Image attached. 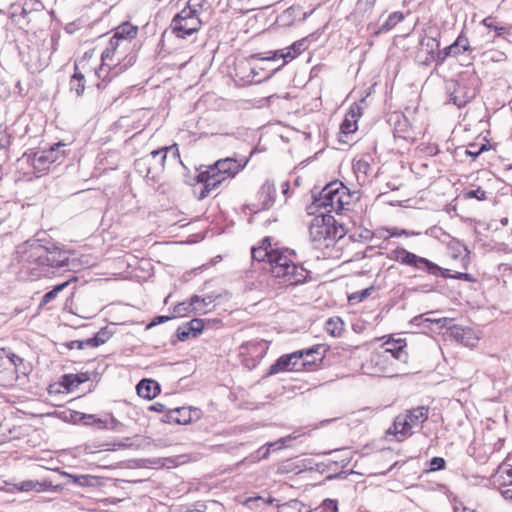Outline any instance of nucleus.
I'll use <instances>...</instances> for the list:
<instances>
[{"label": "nucleus", "mask_w": 512, "mask_h": 512, "mask_svg": "<svg viewBox=\"0 0 512 512\" xmlns=\"http://www.w3.org/2000/svg\"><path fill=\"white\" fill-rule=\"evenodd\" d=\"M466 198H476L478 200H485L486 199V192L482 190L480 187H478L475 190H470L465 194Z\"/></svg>", "instance_id": "50"}, {"label": "nucleus", "mask_w": 512, "mask_h": 512, "mask_svg": "<svg viewBox=\"0 0 512 512\" xmlns=\"http://www.w3.org/2000/svg\"><path fill=\"white\" fill-rule=\"evenodd\" d=\"M74 74L70 79V90L75 91L77 96H80L83 94L85 89V77L84 75L79 71L78 66L75 64L74 66Z\"/></svg>", "instance_id": "30"}, {"label": "nucleus", "mask_w": 512, "mask_h": 512, "mask_svg": "<svg viewBox=\"0 0 512 512\" xmlns=\"http://www.w3.org/2000/svg\"><path fill=\"white\" fill-rule=\"evenodd\" d=\"M149 410L162 413L165 410V405L161 403H155L149 407Z\"/></svg>", "instance_id": "58"}, {"label": "nucleus", "mask_w": 512, "mask_h": 512, "mask_svg": "<svg viewBox=\"0 0 512 512\" xmlns=\"http://www.w3.org/2000/svg\"><path fill=\"white\" fill-rule=\"evenodd\" d=\"M251 257L253 261H267L272 276L282 279L283 283L288 286L301 284L308 276V271L305 268L295 264L294 251L273 249L268 237L262 240L260 246L252 248Z\"/></svg>", "instance_id": "1"}, {"label": "nucleus", "mask_w": 512, "mask_h": 512, "mask_svg": "<svg viewBox=\"0 0 512 512\" xmlns=\"http://www.w3.org/2000/svg\"><path fill=\"white\" fill-rule=\"evenodd\" d=\"M345 233L344 227L341 224L337 225L330 214L322 213L315 216L309 226L310 239L318 249L333 246Z\"/></svg>", "instance_id": "3"}, {"label": "nucleus", "mask_w": 512, "mask_h": 512, "mask_svg": "<svg viewBox=\"0 0 512 512\" xmlns=\"http://www.w3.org/2000/svg\"><path fill=\"white\" fill-rule=\"evenodd\" d=\"M204 329V321L194 318L177 329V337L180 341L187 340L190 336H198Z\"/></svg>", "instance_id": "19"}, {"label": "nucleus", "mask_w": 512, "mask_h": 512, "mask_svg": "<svg viewBox=\"0 0 512 512\" xmlns=\"http://www.w3.org/2000/svg\"><path fill=\"white\" fill-rule=\"evenodd\" d=\"M293 463L287 461L285 463H282L279 468H278V473L280 474H285V473H289L291 471H293Z\"/></svg>", "instance_id": "53"}, {"label": "nucleus", "mask_w": 512, "mask_h": 512, "mask_svg": "<svg viewBox=\"0 0 512 512\" xmlns=\"http://www.w3.org/2000/svg\"><path fill=\"white\" fill-rule=\"evenodd\" d=\"M258 195L261 201L262 209L270 208L273 205L276 196V188L274 184L267 180L261 186Z\"/></svg>", "instance_id": "25"}, {"label": "nucleus", "mask_w": 512, "mask_h": 512, "mask_svg": "<svg viewBox=\"0 0 512 512\" xmlns=\"http://www.w3.org/2000/svg\"><path fill=\"white\" fill-rule=\"evenodd\" d=\"M137 394L145 399L151 400L160 392L159 384L151 379H142L136 386Z\"/></svg>", "instance_id": "23"}, {"label": "nucleus", "mask_w": 512, "mask_h": 512, "mask_svg": "<svg viewBox=\"0 0 512 512\" xmlns=\"http://www.w3.org/2000/svg\"><path fill=\"white\" fill-rule=\"evenodd\" d=\"M318 350V346H314L306 350H299L302 354L301 360H299V371L305 369L307 366L315 364L317 360L321 359Z\"/></svg>", "instance_id": "26"}, {"label": "nucleus", "mask_w": 512, "mask_h": 512, "mask_svg": "<svg viewBox=\"0 0 512 512\" xmlns=\"http://www.w3.org/2000/svg\"><path fill=\"white\" fill-rule=\"evenodd\" d=\"M170 319H171V317H169V316H158V317H156V318H155V320L151 323V325H155V324H157V323H164V322H166V321H168V320H170Z\"/></svg>", "instance_id": "61"}, {"label": "nucleus", "mask_w": 512, "mask_h": 512, "mask_svg": "<svg viewBox=\"0 0 512 512\" xmlns=\"http://www.w3.org/2000/svg\"><path fill=\"white\" fill-rule=\"evenodd\" d=\"M23 364V359L6 349H0V375L8 381L14 380L15 371L19 370V365Z\"/></svg>", "instance_id": "13"}, {"label": "nucleus", "mask_w": 512, "mask_h": 512, "mask_svg": "<svg viewBox=\"0 0 512 512\" xmlns=\"http://www.w3.org/2000/svg\"><path fill=\"white\" fill-rule=\"evenodd\" d=\"M66 145L62 142H58L51 146L49 149H44L37 152L25 153L27 162L33 167L34 172L37 176L45 173L51 164L58 161L61 156L64 155V151H60V148Z\"/></svg>", "instance_id": "8"}, {"label": "nucleus", "mask_w": 512, "mask_h": 512, "mask_svg": "<svg viewBox=\"0 0 512 512\" xmlns=\"http://www.w3.org/2000/svg\"><path fill=\"white\" fill-rule=\"evenodd\" d=\"M501 494L506 500L512 501V488H507V489L502 490Z\"/></svg>", "instance_id": "60"}, {"label": "nucleus", "mask_w": 512, "mask_h": 512, "mask_svg": "<svg viewBox=\"0 0 512 512\" xmlns=\"http://www.w3.org/2000/svg\"><path fill=\"white\" fill-rule=\"evenodd\" d=\"M392 258L402 265L410 266L416 270L423 271L429 275L439 277L442 267L404 248H397L392 252Z\"/></svg>", "instance_id": "7"}, {"label": "nucleus", "mask_w": 512, "mask_h": 512, "mask_svg": "<svg viewBox=\"0 0 512 512\" xmlns=\"http://www.w3.org/2000/svg\"><path fill=\"white\" fill-rule=\"evenodd\" d=\"M483 57L490 62H504L507 59L506 54L499 50H488L483 53Z\"/></svg>", "instance_id": "38"}, {"label": "nucleus", "mask_w": 512, "mask_h": 512, "mask_svg": "<svg viewBox=\"0 0 512 512\" xmlns=\"http://www.w3.org/2000/svg\"><path fill=\"white\" fill-rule=\"evenodd\" d=\"M445 460L442 457H433L430 460V470L431 471H438L445 468Z\"/></svg>", "instance_id": "49"}, {"label": "nucleus", "mask_w": 512, "mask_h": 512, "mask_svg": "<svg viewBox=\"0 0 512 512\" xmlns=\"http://www.w3.org/2000/svg\"><path fill=\"white\" fill-rule=\"evenodd\" d=\"M385 232H387V234H388L385 238L398 237V236H402V235H404L406 237L419 235L418 232L409 231L406 229H399L396 227L386 228Z\"/></svg>", "instance_id": "42"}, {"label": "nucleus", "mask_w": 512, "mask_h": 512, "mask_svg": "<svg viewBox=\"0 0 512 512\" xmlns=\"http://www.w3.org/2000/svg\"><path fill=\"white\" fill-rule=\"evenodd\" d=\"M361 114V107L358 104H353L341 123V132L346 135L354 133L357 130V121Z\"/></svg>", "instance_id": "20"}, {"label": "nucleus", "mask_w": 512, "mask_h": 512, "mask_svg": "<svg viewBox=\"0 0 512 512\" xmlns=\"http://www.w3.org/2000/svg\"><path fill=\"white\" fill-rule=\"evenodd\" d=\"M476 147V144H470L469 147L465 150V154L470 156L473 160L476 159L486 148L485 145H482L478 149H476Z\"/></svg>", "instance_id": "48"}, {"label": "nucleus", "mask_w": 512, "mask_h": 512, "mask_svg": "<svg viewBox=\"0 0 512 512\" xmlns=\"http://www.w3.org/2000/svg\"><path fill=\"white\" fill-rule=\"evenodd\" d=\"M71 481L82 487H96L100 484V478L92 475H68Z\"/></svg>", "instance_id": "32"}, {"label": "nucleus", "mask_w": 512, "mask_h": 512, "mask_svg": "<svg viewBox=\"0 0 512 512\" xmlns=\"http://www.w3.org/2000/svg\"><path fill=\"white\" fill-rule=\"evenodd\" d=\"M429 149H430L429 153H430L431 155H436V154H438V152H439V149H438V147H437V146H435V147H431V148H429Z\"/></svg>", "instance_id": "64"}, {"label": "nucleus", "mask_w": 512, "mask_h": 512, "mask_svg": "<svg viewBox=\"0 0 512 512\" xmlns=\"http://www.w3.org/2000/svg\"><path fill=\"white\" fill-rule=\"evenodd\" d=\"M344 330V322L340 317H331L325 323V331L333 337L341 336Z\"/></svg>", "instance_id": "31"}, {"label": "nucleus", "mask_w": 512, "mask_h": 512, "mask_svg": "<svg viewBox=\"0 0 512 512\" xmlns=\"http://www.w3.org/2000/svg\"><path fill=\"white\" fill-rule=\"evenodd\" d=\"M340 182H332L328 184L321 192L320 197L315 200L317 207L325 208L326 213L330 214L335 212L338 214L337 206L340 193Z\"/></svg>", "instance_id": "12"}, {"label": "nucleus", "mask_w": 512, "mask_h": 512, "mask_svg": "<svg viewBox=\"0 0 512 512\" xmlns=\"http://www.w3.org/2000/svg\"><path fill=\"white\" fill-rule=\"evenodd\" d=\"M453 279L472 281V275L469 273L457 272L452 276Z\"/></svg>", "instance_id": "56"}, {"label": "nucleus", "mask_w": 512, "mask_h": 512, "mask_svg": "<svg viewBox=\"0 0 512 512\" xmlns=\"http://www.w3.org/2000/svg\"><path fill=\"white\" fill-rule=\"evenodd\" d=\"M19 374H22V375L27 374V367L25 366L24 362L22 365H19V370L15 371L14 380L18 378Z\"/></svg>", "instance_id": "59"}, {"label": "nucleus", "mask_w": 512, "mask_h": 512, "mask_svg": "<svg viewBox=\"0 0 512 512\" xmlns=\"http://www.w3.org/2000/svg\"><path fill=\"white\" fill-rule=\"evenodd\" d=\"M174 316H185L190 312H194L193 310V304H192V298H190L189 302H182L177 304L174 307Z\"/></svg>", "instance_id": "41"}, {"label": "nucleus", "mask_w": 512, "mask_h": 512, "mask_svg": "<svg viewBox=\"0 0 512 512\" xmlns=\"http://www.w3.org/2000/svg\"><path fill=\"white\" fill-rule=\"evenodd\" d=\"M89 375L88 373H80V374H67L63 376L62 384L68 389L73 390L78 388V386L86 381H88Z\"/></svg>", "instance_id": "29"}, {"label": "nucleus", "mask_w": 512, "mask_h": 512, "mask_svg": "<svg viewBox=\"0 0 512 512\" xmlns=\"http://www.w3.org/2000/svg\"><path fill=\"white\" fill-rule=\"evenodd\" d=\"M198 7L201 4L197 0H188L186 6L172 18L170 29L175 37L187 39L201 29Z\"/></svg>", "instance_id": "4"}, {"label": "nucleus", "mask_w": 512, "mask_h": 512, "mask_svg": "<svg viewBox=\"0 0 512 512\" xmlns=\"http://www.w3.org/2000/svg\"><path fill=\"white\" fill-rule=\"evenodd\" d=\"M202 416V411L195 407H179L168 411L163 417L164 423H175L180 425H187L199 420Z\"/></svg>", "instance_id": "10"}, {"label": "nucleus", "mask_w": 512, "mask_h": 512, "mask_svg": "<svg viewBox=\"0 0 512 512\" xmlns=\"http://www.w3.org/2000/svg\"><path fill=\"white\" fill-rule=\"evenodd\" d=\"M450 336L458 343L468 347H474L480 339L473 329L456 325L450 328Z\"/></svg>", "instance_id": "17"}, {"label": "nucleus", "mask_w": 512, "mask_h": 512, "mask_svg": "<svg viewBox=\"0 0 512 512\" xmlns=\"http://www.w3.org/2000/svg\"><path fill=\"white\" fill-rule=\"evenodd\" d=\"M476 96L475 89L468 88L465 84L457 82L450 95V101L457 107H464Z\"/></svg>", "instance_id": "18"}, {"label": "nucleus", "mask_w": 512, "mask_h": 512, "mask_svg": "<svg viewBox=\"0 0 512 512\" xmlns=\"http://www.w3.org/2000/svg\"><path fill=\"white\" fill-rule=\"evenodd\" d=\"M10 146V135L6 130H0V149H5Z\"/></svg>", "instance_id": "51"}, {"label": "nucleus", "mask_w": 512, "mask_h": 512, "mask_svg": "<svg viewBox=\"0 0 512 512\" xmlns=\"http://www.w3.org/2000/svg\"><path fill=\"white\" fill-rule=\"evenodd\" d=\"M404 19V14L402 12H393L391 13L386 20L380 25L377 33L388 32L392 30L399 22Z\"/></svg>", "instance_id": "33"}, {"label": "nucleus", "mask_w": 512, "mask_h": 512, "mask_svg": "<svg viewBox=\"0 0 512 512\" xmlns=\"http://www.w3.org/2000/svg\"><path fill=\"white\" fill-rule=\"evenodd\" d=\"M211 166L219 172L222 179H230L241 171L245 167V164L239 163L235 158L227 157L216 161Z\"/></svg>", "instance_id": "16"}, {"label": "nucleus", "mask_w": 512, "mask_h": 512, "mask_svg": "<svg viewBox=\"0 0 512 512\" xmlns=\"http://www.w3.org/2000/svg\"><path fill=\"white\" fill-rule=\"evenodd\" d=\"M292 439H294V437L289 435L286 437H282L275 442L266 443L255 452V455H252V458L257 460L266 459L270 454L271 448L275 447L278 444L285 445L286 442Z\"/></svg>", "instance_id": "27"}, {"label": "nucleus", "mask_w": 512, "mask_h": 512, "mask_svg": "<svg viewBox=\"0 0 512 512\" xmlns=\"http://www.w3.org/2000/svg\"><path fill=\"white\" fill-rule=\"evenodd\" d=\"M421 45H425L424 41L421 42ZM426 46L430 49V52H433L434 49H438L439 43L434 38H428Z\"/></svg>", "instance_id": "55"}, {"label": "nucleus", "mask_w": 512, "mask_h": 512, "mask_svg": "<svg viewBox=\"0 0 512 512\" xmlns=\"http://www.w3.org/2000/svg\"><path fill=\"white\" fill-rule=\"evenodd\" d=\"M126 49L127 47L120 42L118 39H116L114 36H112L108 42V45L104 49L101 55L102 64L99 68V71H96V74L98 77H101V74L104 72V66H106V61L112 60L113 57L119 53V49Z\"/></svg>", "instance_id": "21"}, {"label": "nucleus", "mask_w": 512, "mask_h": 512, "mask_svg": "<svg viewBox=\"0 0 512 512\" xmlns=\"http://www.w3.org/2000/svg\"><path fill=\"white\" fill-rule=\"evenodd\" d=\"M338 188H340V193H339L340 195H339V200H338L337 211H338V213H340L344 210H349V206H350L351 202L358 201L360 199V195L356 191L350 192L348 190V188L346 186H344L343 183H341V182H340V186H338Z\"/></svg>", "instance_id": "24"}, {"label": "nucleus", "mask_w": 512, "mask_h": 512, "mask_svg": "<svg viewBox=\"0 0 512 512\" xmlns=\"http://www.w3.org/2000/svg\"><path fill=\"white\" fill-rule=\"evenodd\" d=\"M499 471L502 475H506L508 478L511 479L512 482V466L506 463H503L499 467Z\"/></svg>", "instance_id": "52"}, {"label": "nucleus", "mask_w": 512, "mask_h": 512, "mask_svg": "<svg viewBox=\"0 0 512 512\" xmlns=\"http://www.w3.org/2000/svg\"><path fill=\"white\" fill-rule=\"evenodd\" d=\"M452 46L455 47V51L461 50V53L472 51L468 38L463 33L457 37V39L452 43Z\"/></svg>", "instance_id": "39"}, {"label": "nucleus", "mask_w": 512, "mask_h": 512, "mask_svg": "<svg viewBox=\"0 0 512 512\" xmlns=\"http://www.w3.org/2000/svg\"><path fill=\"white\" fill-rule=\"evenodd\" d=\"M304 504L296 499L290 500L278 507V512H308L303 511Z\"/></svg>", "instance_id": "37"}, {"label": "nucleus", "mask_w": 512, "mask_h": 512, "mask_svg": "<svg viewBox=\"0 0 512 512\" xmlns=\"http://www.w3.org/2000/svg\"><path fill=\"white\" fill-rule=\"evenodd\" d=\"M306 40L301 39L298 41H295L291 46L286 47L284 49L276 50V51H270L267 53V56L263 57L262 54H254L252 55V58L259 59V60H276V59H284V64L287 62V60H292L298 55H300L302 52L306 50Z\"/></svg>", "instance_id": "11"}, {"label": "nucleus", "mask_w": 512, "mask_h": 512, "mask_svg": "<svg viewBox=\"0 0 512 512\" xmlns=\"http://www.w3.org/2000/svg\"><path fill=\"white\" fill-rule=\"evenodd\" d=\"M373 290H374L373 287H369V288L354 292L348 297V301L351 304L359 303V302L363 301L364 299H366L368 296H370Z\"/></svg>", "instance_id": "40"}, {"label": "nucleus", "mask_w": 512, "mask_h": 512, "mask_svg": "<svg viewBox=\"0 0 512 512\" xmlns=\"http://www.w3.org/2000/svg\"><path fill=\"white\" fill-rule=\"evenodd\" d=\"M301 357L300 351L282 355L270 366L268 375H274L282 371H299V360H301Z\"/></svg>", "instance_id": "15"}, {"label": "nucleus", "mask_w": 512, "mask_h": 512, "mask_svg": "<svg viewBox=\"0 0 512 512\" xmlns=\"http://www.w3.org/2000/svg\"><path fill=\"white\" fill-rule=\"evenodd\" d=\"M84 341V347L85 346H89V347H98L100 346L101 344L99 343L98 341V338L96 335H94L93 337H90V338H87Z\"/></svg>", "instance_id": "54"}, {"label": "nucleus", "mask_w": 512, "mask_h": 512, "mask_svg": "<svg viewBox=\"0 0 512 512\" xmlns=\"http://www.w3.org/2000/svg\"><path fill=\"white\" fill-rule=\"evenodd\" d=\"M23 261L29 265L28 269H40L36 276L53 272L55 269L70 267L68 251L53 243L43 245L39 240L29 244V249L23 255Z\"/></svg>", "instance_id": "2"}, {"label": "nucleus", "mask_w": 512, "mask_h": 512, "mask_svg": "<svg viewBox=\"0 0 512 512\" xmlns=\"http://www.w3.org/2000/svg\"><path fill=\"white\" fill-rule=\"evenodd\" d=\"M19 491L29 492L35 490L37 492L47 490L52 486L51 482H39L33 480H25L15 485Z\"/></svg>", "instance_id": "28"}, {"label": "nucleus", "mask_w": 512, "mask_h": 512, "mask_svg": "<svg viewBox=\"0 0 512 512\" xmlns=\"http://www.w3.org/2000/svg\"><path fill=\"white\" fill-rule=\"evenodd\" d=\"M225 180L226 179H222L219 172H217L212 166H209L206 171L200 172L198 175V181L203 184L202 191L198 198L204 199Z\"/></svg>", "instance_id": "14"}, {"label": "nucleus", "mask_w": 512, "mask_h": 512, "mask_svg": "<svg viewBox=\"0 0 512 512\" xmlns=\"http://www.w3.org/2000/svg\"><path fill=\"white\" fill-rule=\"evenodd\" d=\"M76 415H78L79 420L83 421L84 425H87V426L95 425L100 429V426H104V423H106L105 417L101 418V417H97L96 415H93V414H85V413H79V412H77Z\"/></svg>", "instance_id": "35"}, {"label": "nucleus", "mask_w": 512, "mask_h": 512, "mask_svg": "<svg viewBox=\"0 0 512 512\" xmlns=\"http://www.w3.org/2000/svg\"><path fill=\"white\" fill-rule=\"evenodd\" d=\"M461 54V50L455 51V47L451 45L445 47L442 51H438V60L443 62L447 57L457 56Z\"/></svg>", "instance_id": "45"}, {"label": "nucleus", "mask_w": 512, "mask_h": 512, "mask_svg": "<svg viewBox=\"0 0 512 512\" xmlns=\"http://www.w3.org/2000/svg\"><path fill=\"white\" fill-rule=\"evenodd\" d=\"M69 285V281L63 282L59 285H56L52 290L48 291L44 294L42 297V300L40 302V306H44L54 300L58 294L63 291L67 286Z\"/></svg>", "instance_id": "36"}, {"label": "nucleus", "mask_w": 512, "mask_h": 512, "mask_svg": "<svg viewBox=\"0 0 512 512\" xmlns=\"http://www.w3.org/2000/svg\"><path fill=\"white\" fill-rule=\"evenodd\" d=\"M99 343L102 345L106 343L113 335V332L108 327L101 328L96 334Z\"/></svg>", "instance_id": "47"}, {"label": "nucleus", "mask_w": 512, "mask_h": 512, "mask_svg": "<svg viewBox=\"0 0 512 512\" xmlns=\"http://www.w3.org/2000/svg\"><path fill=\"white\" fill-rule=\"evenodd\" d=\"M105 421L106 423H104V426H100V429H111L114 431H120L121 428L123 427V424L119 420L114 418L112 415H106Z\"/></svg>", "instance_id": "43"}, {"label": "nucleus", "mask_w": 512, "mask_h": 512, "mask_svg": "<svg viewBox=\"0 0 512 512\" xmlns=\"http://www.w3.org/2000/svg\"><path fill=\"white\" fill-rule=\"evenodd\" d=\"M68 347L70 349H78V350H81L84 348V341L83 340H74V341H71L69 344H68Z\"/></svg>", "instance_id": "57"}, {"label": "nucleus", "mask_w": 512, "mask_h": 512, "mask_svg": "<svg viewBox=\"0 0 512 512\" xmlns=\"http://www.w3.org/2000/svg\"><path fill=\"white\" fill-rule=\"evenodd\" d=\"M138 34V27L130 22H124L115 28L114 37L122 42L126 47L130 44L131 40L136 38Z\"/></svg>", "instance_id": "22"}, {"label": "nucleus", "mask_w": 512, "mask_h": 512, "mask_svg": "<svg viewBox=\"0 0 512 512\" xmlns=\"http://www.w3.org/2000/svg\"><path fill=\"white\" fill-rule=\"evenodd\" d=\"M428 415L429 408L427 406H418L406 410L403 415L395 417L388 433L394 434L397 437V441H403L412 435L413 428L422 427L423 423L427 421Z\"/></svg>", "instance_id": "5"}, {"label": "nucleus", "mask_w": 512, "mask_h": 512, "mask_svg": "<svg viewBox=\"0 0 512 512\" xmlns=\"http://www.w3.org/2000/svg\"><path fill=\"white\" fill-rule=\"evenodd\" d=\"M146 167L147 166H140V168H139L136 166V169L139 173L143 174L146 177Z\"/></svg>", "instance_id": "63"}, {"label": "nucleus", "mask_w": 512, "mask_h": 512, "mask_svg": "<svg viewBox=\"0 0 512 512\" xmlns=\"http://www.w3.org/2000/svg\"><path fill=\"white\" fill-rule=\"evenodd\" d=\"M318 509L320 512H338V502L337 500L327 498L323 500Z\"/></svg>", "instance_id": "44"}, {"label": "nucleus", "mask_w": 512, "mask_h": 512, "mask_svg": "<svg viewBox=\"0 0 512 512\" xmlns=\"http://www.w3.org/2000/svg\"><path fill=\"white\" fill-rule=\"evenodd\" d=\"M192 298V304H193V310L194 312L198 313H205L206 307L213 303V301L216 299L213 295H206L204 297H200L197 295H194Z\"/></svg>", "instance_id": "34"}, {"label": "nucleus", "mask_w": 512, "mask_h": 512, "mask_svg": "<svg viewBox=\"0 0 512 512\" xmlns=\"http://www.w3.org/2000/svg\"><path fill=\"white\" fill-rule=\"evenodd\" d=\"M439 276L443 278H452L453 275L449 274L448 270L442 268V272Z\"/></svg>", "instance_id": "62"}, {"label": "nucleus", "mask_w": 512, "mask_h": 512, "mask_svg": "<svg viewBox=\"0 0 512 512\" xmlns=\"http://www.w3.org/2000/svg\"><path fill=\"white\" fill-rule=\"evenodd\" d=\"M405 347V339H389L383 344V350L375 355L373 361L379 363L381 360L388 361L394 359L402 364H406L409 357Z\"/></svg>", "instance_id": "9"}, {"label": "nucleus", "mask_w": 512, "mask_h": 512, "mask_svg": "<svg viewBox=\"0 0 512 512\" xmlns=\"http://www.w3.org/2000/svg\"><path fill=\"white\" fill-rule=\"evenodd\" d=\"M482 24L486 26L487 28L493 29L496 31L497 36L500 37L504 34L506 27L496 25L491 17H487L483 19Z\"/></svg>", "instance_id": "46"}, {"label": "nucleus", "mask_w": 512, "mask_h": 512, "mask_svg": "<svg viewBox=\"0 0 512 512\" xmlns=\"http://www.w3.org/2000/svg\"><path fill=\"white\" fill-rule=\"evenodd\" d=\"M169 153L174 160H179V150L176 147V144H174L172 146L153 150L149 155L137 159L135 161V166L139 168L140 166H148L146 167V177L154 178L155 174L164 170L165 162Z\"/></svg>", "instance_id": "6"}]
</instances>
